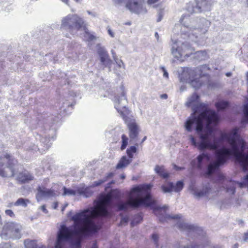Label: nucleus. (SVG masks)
Masks as SVG:
<instances>
[{"label": "nucleus", "mask_w": 248, "mask_h": 248, "mask_svg": "<svg viewBox=\"0 0 248 248\" xmlns=\"http://www.w3.org/2000/svg\"><path fill=\"white\" fill-rule=\"evenodd\" d=\"M114 192L117 193L115 197L119 196L116 189L111 190L95 202L94 207L91 211L88 209H84L73 216L71 219L74 222V231L70 230L64 225H62L58 232L55 248H62L64 243L72 240L75 236H85L97 232L100 227L93 219L109 215L107 208L111 203L114 196L113 193Z\"/></svg>", "instance_id": "1"}, {"label": "nucleus", "mask_w": 248, "mask_h": 248, "mask_svg": "<svg viewBox=\"0 0 248 248\" xmlns=\"http://www.w3.org/2000/svg\"><path fill=\"white\" fill-rule=\"evenodd\" d=\"M203 121H205L206 128H209L211 124L217 123L218 116L215 111L206 109L202 112L197 117L187 120L185 124L186 129L188 132L192 131V125L194 123L196 124V130L199 135L201 141L200 143L197 142L195 138L192 135H190V140L193 146L197 147L199 150L202 151L206 149L211 150L217 149L219 147L218 142L223 140H227L231 146L236 144L235 138L231 137L226 133L222 134L219 139L215 140L213 143H211L208 133H201L203 128Z\"/></svg>", "instance_id": "2"}, {"label": "nucleus", "mask_w": 248, "mask_h": 248, "mask_svg": "<svg viewBox=\"0 0 248 248\" xmlns=\"http://www.w3.org/2000/svg\"><path fill=\"white\" fill-rule=\"evenodd\" d=\"M152 187L151 184H142L132 187L130 190L128 200L117 204L118 210L126 211L129 208L135 209L141 206L152 207L155 213L161 210L160 207H154L156 201L152 199L150 193Z\"/></svg>", "instance_id": "3"}, {"label": "nucleus", "mask_w": 248, "mask_h": 248, "mask_svg": "<svg viewBox=\"0 0 248 248\" xmlns=\"http://www.w3.org/2000/svg\"><path fill=\"white\" fill-rule=\"evenodd\" d=\"M17 163V160L10 154L5 153L0 156V175L14 177L16 174L15 166Z\"/></svg>", "instance_id": "4"}, {"label": "nucleus", "mask_w": 248, "mask_h": 248, "mask_svg": "<svg viewBox=\"0 0 248 248\" xmlns=\"http://www.w3.org/2000/svg\"><path fill=\"white\" fill-rule=\"evenodd\" d=\"M84 22L82 19L76 15H69L62 20V27L71 33L74 31H79L82 28Z\"/></svg>", "instance_id": "5"}, {"label": "nucleus", "mask_w": 248, "mask_h": 248, "mask_svg": "<svg viewBox=\"0 0 248 248\" xmlns=\"http://www.w3.org/2000/svg\"><path fill=\"white\" fill-rule=\"evenodd\" d=\"M125 7L131 12L139 15L147 13V9L145 6V0H128Z\"/></svg>", "instance_id": "6"}, {"label": "nucleus", "mask_w": 248, "mask_h": 248, "mask_svg": "<svg viewBox=\"0 0 248 248\" xmlns=\"http://www.w3.org/2000/svg\"><path fill=\"white\" fill-rule=\"evenodd\" d=\"M231 146L232 151V155L233 154L236 159L241 163L244 171L248 170V155L239 152L236 144Z\"/></svg>", "instance_id": "7"}, {"label": "nucleus", "mask_w": 248, "mask_h": 248, "mask_svg": "<svg viewBox=\"0 0 248 248\" xmlns=\"http://www.w3.org/2000/svg\"><path fill=\"white\" fill-rule=\"evenodd\" d=\"M232 155V151L229 149L222 148L215 152L217 165L221 166L225 164L228 159V156Z\"/></svg>", "instance_id": "8"}, {"label": "nucleus", "mask_w": 248, "mask_h": 248, "mask_svg": "<svg viewBox=\"0 0 248 248\" xmlns=\"http://www.w3.org/2000/svg\"><path fill=\"white\" fill-rule=\"evenodd\" d=\"M127 126L129 130L128 134L130 140L137 141L140 129L139 125L136 122L135 120H132L127 123Z\"/></svg>", "instance_id": "9"}, {"label": "nucleus", "mask_w": 248, "mask_h": 248, "mask_svg": "<svg viewBox=\"0 0 248 248\" xmlns=\"http://www.w3.org/2000/svg\"><path fill=\"white\" fill-rule=\"evenodd\" d=\"M33 175L29 171L25 170L19 172L16 177V180L21 184L29 183L34 180Z\"/></svg>", "instance_id": "10"}, {"label": "nucleus", "mask_w": 248, "mask_h": 248, "mask_svg": "<svg viewBox=\"0 0 248 248\" xmlns=\"http://www.w3.org/2000/svg\"><path fill=\"white\" fill-rule=\"evenodd\" d=\"M178 50L181 52L183 57H188L192 53V50L190 45L186 43H182L178 46Z\"/></svg>", "instance_id": "11"}, {"label": "nucleus", "mask_w": 248, "mask_h": 248, "mask_svg": "<svg viewBox=\"0 0 248 248\" xmlns=\"http://www.w3.org/2000/svg\"><path fill=\"white\" fill-rule=\"evenodd\" d=\"M208 6V2L207 0H201L197 2L196 5L194 7L195 12L201 13L205 10Z\"/></svg>", "instance_id": "12"}, {"label": "nucleus", "mask_w": 248, "mask_h": 248, "mask_svg": "<svg viewBox=\"0 0 248 248\" xmlns=\"http://www.w3.org/2000/svg\"><path fill=\"white\" fill-rule=\"evenodd\" d=\"M39 193L43 197H51L55 196V193L53 190L47 189L45 187H39L38 188Z\"/></svg>", "instance_id": "13"}, {"label": "nucleus", "mask_w": 248, "mask_h": 248, "mask_svg": "<svg viewBox=\"0 0 248 248\" xmlns=\"http://www.w3.org/2000/svg\"><path fill=\"white\" fill-rule=\"evenodd\" d=\"M118 112L120 114L125 123L127 124L132 120L129 117V110L127 108L124 107L123 110H118Z\"/></svg>", "instance_id": "14"}, {"label": "nucleus", "mask_w": 248, "mask_h": 248, "mask_svg": "<svg viewBox=\"0 0 248 248\" xmlns=\"http://www.w3.org/2000/svg\"><path fill=\"white\" fill-rule=\"evenodd\" d=\"M131 161L132 160H131V159H128L125 156H123L120 159L119 162L116 165V169H119L125 167L129 164Z\"/></svg>", "instance_id": "15"}, {"label": "nucleus", "mask_w": 248, "mask_h": 248, "mask_svg": "<svg viewBox=\"0 0 248 248\" xmlns=\"http://www.w3.org/2000/svg\"><path fill=\"white\" fill-rule=\"evenodd\" d=\"M155 170L163 178H167L169 176V173L166 171L163 166H156L155 168Z\"/></svg>", "instance_id": "16"}, {"label": "nucleus", "mask_w": 248, "mask_h": 248, "mask_svg": "<svg viewBox=\"0 0 248 248\" xmlns=\"http://www.w3.org/2000/svg\"><path fill=\"white\" fill-rule=\"evenodd\" d=\"M138 143H136L135 145L131 146L127 149L126 153L129 158L131 159V160H132L134 157V154L138 152L137 147H138Z\"/></svg>", "instance_id": "17"}, {"label": "nucleus", "mask_w": 248, "mask_h": 248, "mask_svg": "<svg viewBox=\"0 0 248 248\" xmlns=\"http://www.w3.org/2000/svg\"><path fill=\"white\" fill-rule=\"evenodd\" d=\"M24 245L25 248H44L43 245L39 246L35 240H25Z\"/></svg>", "instance_id": "18"}, {"label": "nucleus", "mask_w": 248, "mask_h": 248, "mask_svg": "<svg viewBox=\"0 0 248 248\" xmlns=\"http://www.w3.org/2000/svg\"><path fill=\"white\" fill-rule=\"evenodd\" d=\"M178 228L182 230H187L188 231H194L197 228L191 225H189L186 223L180 222L178 225Z\"/></svg>", "instance_id": "19"}, {"label": "nucleus", "mask_w": 248, "mask_h": 248, "mask_svg": "<svg viewBox=\"0 0 248 248\" xmlns=\"http://www.w3.org/2000/svg\"><path fill=\"white\" fill-rule=\"evenodd\" d=\"M161 188L164 193L171 192L173 190L174 185L172 182H168L163 185Z\"/></svg>", "instance_id": "20"}, {"label": "nucleus", "mask_w": 248, "mask_h": 248, "mask_svg": "<svg viewBox=\"0 0 248 248\" xmlns=\"http://www.w3.org/2000/svg\"><path fill=\"white\" fill-rule=\"evenodd\" d=\"M82 28H83L84 30L85 31L84 36L85 38L86 39V41H87L88 42H90V41H93L96 39L95 36L93 34L91 33L88 31L85 24H84Z\"/></svg>", "instance_id": "21"}, {"label": "nucleus", "mask_w": 248, "mask_h": 248, "mask_svg": "<svg viewBox=\"0 0 248 248\" xmlns=\"http://www.w3.org/2000/svg\"><path fill=\"white\" fill-rule=\"evenodd\" d=\"M229 104L228 101H220L216 103L215 107L218 111L224 110L229 107Z\"/></svg>", "instance_id": "22"}, {"label": "nucleus", "mask_w": 248, "mask_h": 248, "mask_svg": "<svg viewBox=\"0 0 248 248\" xmlns=\"http://www.w3.org/2000/svg\"><path fill=\"white\" fill-rule=\"evenodd\" d=\"M219 166H220V165L219 164L217 165L216 162L215 161L212 164H210L207 167V174L208 175L213 174L216 170L218 169Z\"/></svg>", "instance_id": "23"}, {"label": "nucleus", "mask_w": 248, "mask_h": 248, "mask_svg": "<svg viewBox=\"0 0 248 248\" xmlns=\"http://www.w3.org/2000/svg\"><path fill=\"white\" fill-rule=\"evenodd\" d=\"M113 175H114V173L109 172L107 174V175L106 176L104 179H103V180L101 179L97 181H95L93 182V186H99L101 185L102 184H103V183H104L105 182H106V181H107L108 179L113 177Z\"/></svg>", "instance_id": "24"}, {"label": "nucleus", "mask_w": 248, "mask_h": 248, "mask_svg": "<svg viewBox=\"0 0 248 248\" xmlns=\"http://www.w3.org/2000/svg\"><path fill=\"white\" fill-rule=\"evenodd\" d=\"M121 138L122 144L120 148L122 151H123L126 148L128 144L129 139L125 134H123Z\"/></svg>", "instance_id": "25"}, {"label": "nucleus", "mask_w": 248, "mask_h": 248, "mask_svg": "<svg viewBox=\"0 0 248 248\" xmlns=\"http://www.w3.org/2000/svg\"><path fill=\"white\" fill-rule=\"evenodd\" d=\"M171 53L173 56L178 60L181 59L183 57L181 52H180V51L178 50V46L176 48H174L173 47L172 48Z\"/></svg>", "instance_id": "26"}, {"label": "nucleus", "mask_w": 248, "mask_h": 248, "mask_svg": "<svg viewBox=\"0 0 248 248\" xmlns=\"http://www.w3.org/2000/svg\"><path fill=\"white\" fill-rule=\"evenodd\" d=\"M28 200H25L23 198H19L14 203L15 206L22 205L24 207L27 206V202H28Z\"/></svg>", "instance_id": "27"}, {"label": "nucleus", "mask_w": 248, "mask_h": 248, "mask_svg": "<svg viewBox=\"0 0 248 248\" xmlns=\"http://www.w3.org/2000/svg\"><path fill=\"white\" fill-rule=\"evenodd\" d=\"M184 187V183L182 181H178L177 182L176 186H174L173 190L175 192H179Z\"/></svg>", "instance_id": "28"}, {"label": "nucleus", "mask_w": 248, "mask_h": 248, "mask_svg": "<svg viewBox=\"0 0 248 248\" xmlns=\"http://www.w3.org/2000/svg\"><path fill=\"white\" fill-rule=\"evenodd\" d=\"M200 99V96L196 93H194L191 96L189 103L190 105L194 104L195 102H198Z\"/></svg>", "instance_id": "29"}, {"label": "nucleus", "mask_w": 248, "mask_h": 248, "mask_svg": "<svg viewBox=\"0 0 248 248\" xmlns=\"http://www.w3.org/2000/svg\"><path fill=\"white\" fill-rule=\"evenodd\" d=\"M244 113L245 116V120H242V123L247 122L248 123V105H244Z\"/></svg>", "instance_id": "30"}, {"label": "nucleus", "mask_w": 248, "mask_h": 248, "mask_svg": "<svg viewBox=\"0 0 248 248\" xmlns=\"http://www.w3.org/2000/svg\"><path fill=\"white\" fill-rule=\"evenodd\" d=\"M191 84L195 88H199L202 85V83L198 81L197 80H193L191 81Z\"/></svg>", "instance_id": "31"}, {"label": "nucleus", "mask_w": 248, "mask_h": 248, "mask_svg": "<svg viewBox=\"0 0 248 248\" xmlns=\"http://www.w3.org/2000/svg\"><path fill=\"white\" fill-rule=\"evenodd\" d=\"M75 191L73 190L66 188L65 187H63V195H75Z\"/></svg>", "instance_id": "32"}, {"label": "nucleus", "mask_w": 248, "mask_h": 248, "mask_svg": "<svg viewBox=\"0 0 248 248\" xmlns=\"http://www.w3.org/2000/svg\"><path fill=\"white\" fill-rule=\"evenodd\" d=\"M204 158H208V156L207 154L203 153L199 155L197 157L198 163L201 164Z\"/></svg>", "instance_id": "33"}, {"label": "nucleus", "mask_w": 248, "mask_h": 248, "mask_svg": "<svg viewBox=\"0 0 248 248\" xmlns=\"http://www.w3.org/2000/svg\"><path fill=\"white\" fill-rule=\"evenodd\" d=\"M152 239L155 242V243L156 247L158 246V235L156 233H154L152 235Z\"/></svg>", "instance_id": "34"}, {"label": "nucleus", "mask_w": 248, "mask_h": 248, "mask_svg": "<svg viewBox=\"0 0 248 248\" xmlns=\"http://www.w3.org/2000/svg\"><path fill=\"white\" fill-rule=\"evenodd\" d=\"M5 212L6 215L9 216L10 217H15L14 212L10 209L6 210Z\"/></svg>", "instance_id": "35"}, {"label": "nucleus", "mask_w": 248, "mask_h": 248, "mask_svg": "<svg viewBox=\"0 0 248 248\" xmlns=\"http://www.w3.org/2000/svg\"><path fill=\"white\" fill-rule=\"evenodd\" d=\"M74 245L77 247V248H80L81 247V239L78 238L75 241Z\"/></svg>", "instance_id": "36"}, {"label": "nucleus", "mask_w": 248, "mask_h": 248, "mask_svg": "<svg viewBox=\"0 0 248 248\" xmlns=\"http://www.w3.org/2000/svg\"><path fill=\"white\" fill-rule=\"evenodd\" d=\"M231 134L232 135V137H239V135L238 134V129L237 128L233 129L232 132Z\"/></svg>", "instance_id": "37"}, {"label": "nucleus", "mask_w": 248, "mask_h": 248, "mask_svg": "<svg viewBox=\"0 0 248 248\" xmlns=\"http://www.w3.org/2000/svg\"><path fill=\"white\" fill-rule=\"evenodd\" d=\"M0 248H11V245L9 243H3L0 245Z\"/></svg>", "instance_id": "38"}, {"label": "nucleus", "mask_w": 248, "mask_h": 248, "mask_svg": "<svg viewBox=\"0 0 248 248\" xmlns=\"http://www.w3.org/2000/svg\"><path fill=\"white\" fill-rule=\"evenodd\" d=\"M203 246L202 245H191L187 247H184V248H203Z\"/></svg>", "instance_id": "39"}, {"label": "nucleus", "mask_w": 248, "mask_h": 248, "mask_svg": "<svg viewBox=\"0 0 248 248\" xmlns=\"http://www.w3.org/2000/svg\"><path fill=\"white\" fill-rule=\"evenodd\" d=\"M163 12L162 11H160L159 13H158V18L157 19V22H160L161 19H162L163 18Z\"/></svg>", "instance_id": "40"}, {"label": "nucleus", "mask_w": 248, "mask_h": 248, "mask_svg": "<svg viewBox=\"0 0 248 248\" xmlns=\"http://www.w3.org/2000/svg\"><path fill=\"white\" fill-rule=\"evenodd\" d=\"M128 221V218L127 217H124L123 218H122L121 219V222H120V224H123L124 223H127Z\"/></svg>", "instance_id": "41"}, {"label": "nucleus", "mask_w": 248, "mask_h": 248, "mask_svg": "<svg viewBox=\"0 0 248 248\" xmlns=\"http://www.w3.org/2000/svg\"><path fill=\"white\" fill-rule=\"evenodd\" d=\"M159 0H147V3L149 5H151L156 3Z\"/></svg>", "instance_id": "42"}, {"label": "nucleus", "mask_w": 248, "mask_h": 248, "mask_svg": "<svg viewBox=\"0 0 248 248\" xmlns=\"http://www.w3.org/2000/svg\"><path fill=\"white\" fill-rule=\"evenodd\" d=\"M166 218L170 219H177V218H180V217H179L178 215H176L174 216H168L166 217Z\"/></svg>", "instance_id": "43"}, {"label": "nucleus", "mask_w": 248, "mask_h": 248, "mask_svg": "<svg viewBox=\"0 0 248 248\" xmlns=\"http://www.w3.org/2000/svg\"><path fill=\"white\" fill-rule=\"evenodd\" d=\"M113 1L116 4H121L124 2V0H113Z\"/></svg>", "instance_id": "44"}, {"label": "nucleus", "mask_w": 248, "mask_h": 248, "mask_svg": "<svg viewBox=\"0 0 248 248\" xmlns=\"http://www.w3.org/2000/svg\"><path fill=\"white\" fill-rule=\"evenodd\" d=\"M240 142L241 144V148L243 151L245 146V142L243 140H241Z\"/></svg>", "instance_id": "45"}, {"label": "nucleus", "mask_w": 248, "mask_h": 248, "mask_svg": "<svg viewBox=\"0 0 248 248\" xmlns=\"http://www.w3.org/2000/svg\"><path fill=\"white\" fill-rule=\"evenodd\" d=\"M137 218L139 220V221H138L137 223L140 222L142 220V218L140 216V215H137L135 217L134 219H137Z\"/></svg>", "instance_id": "46"}, {"label": "nucleus", "mask_w": 248, "mask_h": 248, "mask_svg": "<svg viewBox=\"0 0 248 248\" xmlns=\"http://www.w3.org/2000/svg\"><path fill=\"white\" fill-rule=\"evenodd\" d=\"M108 33L111 37H113L114 36V33L111 31L110 29L108 30Z\"/></svg>", "instance_id": "47"}, {"label": "nucleus", "mask_w": 248, "mask_h": 248, "mask_svg": "<svg viewBox=\"0 0 248 248\" xmlns=\"http://www.w3.org/2000/svg\"><path fill=\"white\" fill-rule=\"evenodd\" d=\"M163 71H164V76L166 77V78H168L169 77V75H168V73H167V72L165 70L164 68H162Z\"/></svg>", "instance_id": "48"}, {"label": "nucleus", "mask_w": 248, "mask_h": 248, "mask_svg": "<svg viewBox=\"0 0 248 248\" xmlns=\"http://www.w3.org/2000/svg\"><path fill=\"white\" fill-rule=\"evenodd\" d=\"M160 97L162 99H167L168 97V95L167 94L165 93V94H161Z\"/></svg>", "instance_id": "49"}, {"label": "nucleus", "mask_w": 248, "mask_h": 248, "mask_svg": "<svg viewBox=\"0 0 248 248\" xmlns=\"http://www.w3.org/2000/svg\"><path fill=\"white\" fill-rule=\"evenodd\" d=\"M104 55H105V53H104ZM100 60H101V61L102 62H104L105 61V60H106L105 56H101V57H100Z\"/></svg>", "instance_id": "50"}, {"label": "nucleus", "mask_w": 248, "mask_h": 248, "mask_svg": "<svg viewBox=\"0 0 248 248\" xmlns=\"http://www.w3.org/2000/svg\"><path fill=\"white\" fill-rule=\"evenodd\" d=\"M86 190H87V189H85L84 190H79V193L80 194H85Z\"/></svg>", "instance_id": "51"}, {"label": "nucleus", "mask_w": 248, "mask_h": 248, "mask_svg": "<svg viewBox=\"0 0 248 248\" xmlns=\"http://www.w3.org/2000/svg\"><path fill=\"white\" fill-rule=\"evenodd\" d=\"M147 139V137L146 136H144V138L142 139V140H141V141L140 142V145H142V143L144 142V141Z\"/></svg>", "instance_id": "52"}, {"label": "nucleus", "mask_w": 248, "mask_h": 248, "mask_svg": "<svg viewBox=\"0 0 248 248\" xmlns=\"http://www.w3.org/2000/svg\"><path fill=\"white\" fill-rule=\"evenodd\" d=\"M125 25H131V22L130 21H128V22H125L124 24Z\"/></svg>", "instance_id": "53"}, {"label": "nucleus", "mask_w": 248, "mask_h": 248, "mask_svg": "<svg viewBox=\"0 0 248 248\" xmlns=\"http://www.w3.org/2000/svg\"><path fill=\"white\" fill-rule=\"evenodd\" d=\"M175 167L176 170H183L184 169V168L178 167L176 166H175Z\"/></svg>", "instance_id": "54"}, {"label": "nucleus", "mask_w": 248, "mask_h": 248, "mask_svg": "<svg viewBox=\"0 0 248 248\" xmlns=\"http://www.w3.org/2000/svg\"><path fill=\"white\" fill-rule=\"evenodd\" d=\"M155 37L156 38L157 40H158V39H159V34H158V33H157V32H155Z\"/></svg>", "instance_id": "55"}, {"label": "nucleus", "mask_w": 248, "mask_h": 248, "mask_svg": "<svg viewBox=\"0 0 248 248\" xmlns=\"http://www.w3.org/2000/svg\"><path fill=\"white\" fill-rule=\"evenodd\" d=\"M92 248H98L97 244L96 243L93 244V245L92 246Z\"/></svg>", "instance_id": "56"}, {"label": "nucleus", "mask_w": 248, "mask_h": 248, "mask_svg": "<svg viewBox=\"0 0 248 248\" xmlns=\"http://www.w3.org/2000/svg\"><path fill=\"white\" fill-rule=\"evenodd\" d=\"M54 204V208L56 209L58 205V202H55Z\"/></svg>", "instance_id": "57"}, {"label": "nucleus", "mask_w": 248, "mask_h": 248, "mask_svg": "<svg viewBox=\"0 0 248 248\" xmlns=\"http://www.w3.org/2000/svg\"><path fill=\"white\" fill-rule=\"evenodd\" d=\"M226 75L227 77H230L232 75V73L230 72H228V73H226Z\"/></svg>", "instance_id": "58"}, {"label": "nucleus", "mask_w": 248, "mask_h": 248, "mask_svg": "<svg viewBox=\"0 0 248 248\" xmlns=\"http://www.w3.org/2000/svg\"><path fill=\"white\" fill-rule=\"evenodd\" d=\"M208 76L207 74H202V73L200 74V77H204V76Z\"/></svg>", "instance_id": "59"}, {"label": "nucleus", "mask_w": 248, "mask_h": 248, "mask_svg": "<svg viewBox=\"0 0 248 248\" xmlns=\"http://www.w3.org/2000/svg\"><path fill=\"white\" fill-rule=\"evenodd\" d=\"M120 177H121V179H124L125 178V175L124 174H122L120 176Z\"/></svg>", "instance_id": "60"}, {"label": "nucleus", "mask_w": 248, "mask_h": 248, "mask_svg": "<svg viewBox=\"0 0 248 248\" xmlns=\"http://www.w3.org/2000/svg\"><path fill=\"white\" fill-rule=\"evenodd\" d=\"M245 235V240H246L248 238V233H246Z\"/></svg>", "instance_id": "61"}, {"label": "nucleus", "mask_w": 248, "mask_h": 248, "mask_svg": "<svg viewBox=\"0 0 248 248\" xmlns=\"http://www.w3.org/2000/svg\"><path fill=\"white\" fill-rule=\"evenodd\" d=\"M63 2H64L65 3L68 4V0H62Z\"/></svg>", "instance_id": "62"}, {"label": "nucleus", "mask_w": 248, "mask_h": 248, "mask_svg": "<svg viewBox=\"0 0 248 248\" xmlns=\"http://www.w3.org/2000/svg\"><path fill=\"white\" fill-rule=\"evenodd\" d=\"M131 226H134V220H133L131 223Z\"/></svg>", "instance_id": "63"}, {"label": "nucleus", "mask_w": 248, "mask_h": 248, "mask_svg": "<svg viewBox=\"0 0 248 248\" xmlns=\"http://www.w3.org/2000/svg\"><path fill=\"white\" fill-rule=\"evenodd\" d=\"M42 207L44 211L46 210L45 205L42 206Z\"/></svg>", "instance_id": "64"}]
</instances>
